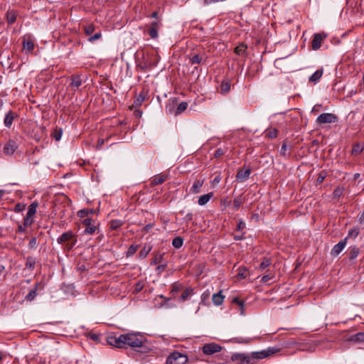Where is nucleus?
I'll return each mask as SVG.
<instances>
[{
	"label": "nucleus",
	"instance_id": "obj_23",
	"mask_svg": "<svg viewBox=\"0 0 364 364\" xmlns=\"http://www.w3.org/2000/svg\"><path fill=\"white\" fill-rule=\"evenodd\" d=\"M322 75H323V70L322 69L317 70L309 77V82L316 83L321 79V77H322Z\"/></svg>",
	"mask_w": 364,
	"mask_h": 364
},
{
	"label": "nucleus",
	"instance_id": "obj_21",
	"mask_svg": "<svg viewBox=\"0 0 364 364\" xmlns=\"http://www.w3.org/2000/svg\"><path fill=\"white\" fill-rule=\"evenodd\" d=\"M167 178V176L164 174H159L155 176L151 182V184L153 186L159 185L163 183Z\"/></svg>",
	"mask_w": 364,
	"mask_h": 364
},
{
	"label": "nucleus",
	"instance_id": "obj_33",
	"mask_svg": "<svg viewBox=\"0 0 364 364\" xmlns=\"http://www.w3.org/2000/svg\"><path fill=\"white\" fill-rule=\"evenodd\" d=\"M232 303L237 304L240 308V314L244 315V314H245V310H244L245 303H244V301L240 300L237 297H235L232 299Z\"/></svg>",
	"mask_w": 364,
	"mask_h": 364
},
{
	"label": "nucleus",
	"instance_id": "obj_44",
	"mask_svg": "<svg viewBox=\"0 0 364 364\" xmlns=\"http://www.w3.org/2000/svg\"><path fill=\"white\" fill-rule=\"evenodd\" d=\"M227 150H228L227 148H218L215 150V151L214 153V156L215 158H219L221 156L224 155L225 153L227 151Z\"/></svg>",
	"mask_w": 364,
	"mask_h": 364
},
{
	"label": "nucleus",
	"instance_id": "obj_20",
	"mask_svg": "<svg viewBox=\"0 0 364 364\" xmlns=\"http://www.w3.org/2000/svg\"><path fill=\"white\" fill-rule=\"evenodd\" d=\"M231 84L229 80H223L220 86V92L222 95H226L230 90Z\"/></svg>",
	"mask_w": 364,
	"mask_h": 364
},
{
	"label": "nucleus",
	"instance_id": "obj_62",
	"mask_svg": "<svg viewBox=\"0 0 364 364\" xmlns=\"http://www.w3.org/2000/svg\"><path fill=\"white\" fill-rule=\"evenodd\" d=\"M150 17L152 18H156V20H158V12L157 11L153 12L151 14Z\"/></svg>",
	"mask_w": 364,
	"mask_h": 364
},
{
	"label": "nucleus",
	"instance_id": "obj_54",
	"mask_svg": "<svg viewBox=\"0 0 364 364\" xmlns=\"http://www.w3.org/2000/svg\"><path fill=\"white\" fill-rule=\"evenodd\" d=\"M326 176V173L324 172H321L319 173L318 177L317 178V183H321Z\"/></svg>",
	"mask_w": 364,
	"mask_h": 364
},
{
	"label": "nucleus",
	"instance_id": "obj_60",
	"mask_svg": "<svg viewBox=\"0 0 364 364\" xmlns=\"http://www.w3.org/2000/svg\"><path fill=\"white\" fill-rule=\"evenodd\" d=\"M26 227L23 225L22 226L21 225H19L18 227V232H26Z\"/></svg>",
	"mask_w": 364,
	"mask_h": 364
},
{
	"label": "nucleus",
	"instance_id": "obj_14",
	"mask_svg": "<svg viewBox=\"0 0 364 364\" xmlns=\"http://www.w3.org/2000/svg\"><path fill=\"white\" fill-rule=\"evenodd\" d=\"M347 238L341 240L338 244L335 245L331 250V254L333 256H338L346 245Z\"/></svg>",
	"mask_w": 364,
	"mask_h": 364
},
{
	"label": "nucleus",
	"instance_id": "obj_40",
	"mask_svg": "<svg viewBox=\"0 0 364 364\" xmlns=\"http://www.w3.org/2000/svg\"><path fill=\"white\" fill-rule=\"evenodd\" d=\"M151 250V247L150 246H144L139 252L140 257L145 258L148 255Z\"/></svg>",
	"mask_w": 364,
	"mask_h": 364
},
{
	"label": "nucleus",
	"instance_id": "obj_51",
	"mask_svg": "<svg viewBox=\"0 0 364 364\" xmlns=\"http://www.w3.org/2000/svg\"><path fill=\"white\" fill-rule=\"evenodd\" d=\"M95 30V27L92 25H88L85 27V32L87 36H90L92 33Z\"/></svg>",
	"mask_w": 364,
	"mask_h": 364
},
{
	"label": "nucleus",
	"instance_id": "obj_56",
	"mask_svg": "<svg viewBox=\"0 0 364 364\" xmlns=\"http://www.w3.org/2000/svg\"><path fill=\"white\" fill-rule=\"evenodd\" d=\"M90 338L92 340L95 341H97V342H98V341H100V336H99V335L95 334V333H92V334H90Z\"/></svg>",
	"mask_w": 364,
	"mask_h": 364
},
{
	"label": "nucleus",
	"instance_id": "obj_2",
	"mask_svg": "<svg viewBox=\"0 0 364 364\" xmlns=\"http://www.w3.org/2000/svg\"><path fill=\"white\" fill-rule=\"evenodd\" d=\"M281 348L277 346L268 347L266 349H264L260 351L252 352L250 353L251 362H255L256 360H261L264 358H267L272 357V355L277 354L280 352Z\"/></svg>",
	"mask_w": 364,
	"mask_h": 364
},
{
	"label": "nucleus",
	"instance_id": "obj_26",
	"mask_svg": "<svg viewBox=\"0 0 364 364\" xmlns=\"http://www.w3.org/2000/svg\"><path fill=\"white\" fill-rule=\"evenodd\" d=\"M349 340L355 343H364V332H360L351 336Z\"/></svg>",
	"mask_w": 364,
	"mask_h": 364
},
{
	"label": "nucleus",
	"instance_id": "obj_6",
	"mask_svg": "<svg viewBox=\"0 0 364 364\" xmlns=\"http://www.w3.org/2000/svg\"><path fill=\"white\" fill-rule=\"evenodd\" d=\"M231 361L235 364H255V362H251L250 353H233Z\"/></svg>",
	"mask_w": 364,
	"mask_h": 364
},
{
	"label": "nucleus",
	"instance_id": "obj_35",
	"mask_svg": "<svg viewBox=\"0 0 364 364\" xmlns=\"http://www.w3.org/2000/svg\"><path fill=\"white\" fill-rule=\"evenodd\" d=\"M183 244V239L181 237H176L172 241V245L176 249L181 247Z\"/></svg>",
	"mask_w": 364,
	"mask_h": 364
},
{
	"label": "nucleus",
	"instance_id": "obj_30",
	"mask_svg": "<svg viewBox=\"0 0 364 364\" xmlns=\"http://www.w3.org/2000/svg\"><path fill=\"white\" fill-rule=\"evenodd\" d=\"M245 200L242 196H239L235 198L233 200V208L235 210H237L241 205L244 203Z\"/></svg>",
	"mask_w": 364,
	"mask_h": 364
},
{
	"label": "nucleus",
	"instance_id": "obj_50",
	"mask_svg": "<svg viewBox=\"0 0 364 364\" xmlns=\"http://www.w3.org/2000/svg\"><path fill=\"white\" fill-rule=\"evenodd\" d=\"M298 346L299 348L301 349V343H299L297 341H296L294 339H291L287 343V346ZM304 348H302L303 350Z\"/></svg>",
	"mask_w": 364,
	"mask_h": 364
},
{
	"label": "nucleus",
	"instance_id": "obj_13",
	"mask_svg": "<svg viewBox=\"0 0 364 364\" xmlns=\"http://www.w3.org/2000/svg\"><path fill=\"white\" fill-rule=\"evenodd\" d=\"M93 221L91 218H86L83 220L82 224L85 226V229L84 230L85 234L92 235L96 230V227L92 224Z\"/></svg>",
	"mask_w": 364,
	"mask_h": 364
},
{
	"label": "nucleus",
	"instance_id": "obj_10",
	"mask_svg": "<svg viewBox=\"0 0 364 364\" xmlns=\"http://www.w3.org/2000/svg\"><path fill=\"white\" fill-rule=\"evenodd\" d=\"M222 347L215 343L205 344L203 346V352L205 355H212L221 350Z\"/></svg>",
	"mask_w": 364,
	"mask_h": 364
},
{
	"label": "nucleus",
	"instance_id": "obj_61",
	"mask_svg": "<svg viewBox=\"0 0 364 364\" xmlns=\"http://www.w3.org/2000/svg\"><path fill=\"white\" fill-rule=\"evenodd\" d=\"M271 279V277L269 276V275H264L262 277V282H268L269 279Z\"/></svg>",
	"mask_w": 364,
	"mask_h": 364
},
{
	"label": "nucleus",
	"instance_id": "obj_36",
	"mask_svg": "<svg viewBox=\"0 0 364 364\" xmlns=\"http://www.w3.org/2000/svg\"><path fill=\"white\" fill-rule=\"evenodd\" d=\"M124 223L119 220H112L110 222V228L112 230H117L123 225Z\"/></svg>",
	"mask_w": 364,
	"mask_h": 364
},
{
	"label": "nucleus",
	"instance_id": "obj_58",
	"mask_svg": "<svg viewBox=\"0 0 364 364\" xmlns=\"http://www.w3.org/2000/svg\"><path fill=\"white\" fill-rule=\"evenodd\" d=\"M23 207H24V205H22L21 204L18 203V204L15 206L14 210H15L16 212H21V210H23Z\"/></svg>",
	"mask_w": 364,
	"mask_h": 364
},
{
	"label": "nucleus",
	"instance_id": "obj_34",
	"mask_svg": "<svg viewBox=\"0 0 364 364\" xmlns=\"http://www.w3.org/2000/svg\"><path fill=\"white\" fill-rule=\"evenodd\" d=\"M247 46L245 44H240L235 48V53L238 55H242L245 53Z\"/></svg>",
	"mask_w": 364,
	"mask_h": 364
},
{
	"label": "nucleus",
	"instance_id": "obj_3",
	"mask_svg": "<svg viewBox=\"0 0 364 364\" xmlns=\"http://www.w3.org/2000/svg\"><path fill=\"white\" fill-rule=\"evenodd\" d=\"M57 242L60 245L67 242L66 247L69 250H71L77 242V239L75 234L72 231H68L63 233L59 237H58Z\"/></svg>",
	"mask_w": 364,
	"mask_h": 364
},
{
	"label": "nucleus",
	"instance_id": "obj_38",
	"mask_svg": "<svg viewBox=\"0 0 364 364\" xmlns=\"http://www.w3.org/2000/svg\"><path fill=\"white\" fill-rule=\"evenodd\" d=\"M360 232V229L358 228H353L348 230V237L355 238Z\"/></svg>",
	"mask_w": 364,
	"mask_h": 364
},
{
	"label": "nucleus",
	"instance_id": "obj_12",
	"mask_svg": "<svg viewBox=\"0 0 364 364\" xmlns=\"http://www.w3.org/2000/svg\"><path fill=\"white\" fill-rule=\"evenodd\" d=\"M71 82L69 85L70 90L73 92H76L79 87L82 85V81L81 80L80 75H72L70 77Z\"/></svg>",
	"mask_w": 364,
	"mask_h": 364
},
{
	"label": "nucleus",
	"instance_id": "obj_25",
	"mask_svg": "<svg viewBox=\"0 0 364 364\" xmlns=\"http://www.w3.org/2000/svg\"><path fill=\"white\" fill-rule=\"evenodd\" d=\"M364 149V146L359 143L354 144L352 147L351 154L353 156H358Z\"/></svg>",
	"mask_w": 364,
	"mask_h": 364
},
{
	"label": "nucleus",
	"instance_id": "obj_43",
	"mask_svg": "<svg viewBox=\"0 0 364 364\" xmlns=\"http://www.w3.org/2000/svg\"><path fill=\"white\" fill-rule=\"evenodd\" d=\"M266 136L270 139H274L277 136V130L276 129H271L266 131Z\"/></svg>",
	"mask_w": 364,
	"mask_h": 364
},
{
	"label": "nucleus",
	"instance_id": "obj_16",
	"mask_svg": "<svg viewBox=\"0 0 364 364\" xmlns=\"http://www.w3.org/2000/svg\"><path fill=\"white\" fill-rule=\"evenodd\" d=\"M251 173L250 168H247L245 170L240 169L238 171L236 175V179L239 182H243L249 178Z\"/></svg>",
	"mask_w": 364,
	"mask_h": 364
},
{
	"label": "nucleus",
	"instance_id": "obj_39",
	"mask_svg": "<svg viewBox=\"0 0 364 364\" xmlns=\"http://www.w3.org/2000/svg\"><path fill=\"white\" fill-rule=\"evenodd\" d=\"M176 105V100H168V103L166 105V112L169 114H172L173 112V109Z\"/></svg>",
	"mask_w": 364,
	"mask_h": 364
},
{
	"label": "nucleus",
	"instance_id": "obj_41",
	"mask_svg": "<svg viewBox=\"0 0 364 364\" xmlns=\"http://www.w3.org/2000/svg\"><path fill=\"white\" fill-rule=\"evenodd\" d=\"M36 264L35 259L31 257H28L26 259V267L28 269H33Z\"/></svg>",
	"mask_w": 364,
	"mask_h": 364
},
{
	"label": "nucleus",
	"instance_id": "obj_53",
	"mask_svg": "<svg viewBox=\"0 0 364 364\" xmlns=\"http://www.w3.org/2000/svg\"><path fill=\"white\" fill-rule=\"evenodd\" d=\"M53 136L55 138L56 141H59L62 136V132L60 130H55L53 134Z\"/></svg>",
	"mask_w": 364,
	"mask_h": 364
},
{
	"label": "nucleus",
	"instance_id": "obj_48",
	"mask_svg": "<svg viewBox=\"0 0 364 364\" xmlns=\"http://www.w3.org/2000/svg\"><path fill=\"white\" fill-rule=\"evenodd\" d=\"M145 97L140 94L134 100V103L136 106H140L141 103L144 102Z\"/></svg>",
	"mask_w": 364,
	"mask_h": 364
},
{
	"label": "nucleus",
	"instance_id": "obj_8",
	"mask_svg": "<svg viewBox=\"0 0 364 364\" xmlns=\"http://www.w3.org/2000/svg\"><path fill=\"white\" fill-rule=\"evenodd\" d=\"M338 121V117L333 113H323L316 119V123L318 124H331Z\"/></svg>",
	"mask_w": 364,
	"mask_h": 364
},
{
	"label": "nucleus",
	"instance_id": "obj_64",
	"mask_svg": "<svg viewBox=\"0 0 364 364\" xmlns=\"http://www.w3.org/2000/svg\"><path fill=\"white\" fill-rule=\"evenodd\" d=\"M142 289V286L140 284H137L135 290L136 291H140Z\"/></svg>",
	"mask_w": 364,
	"mask_h": 364
},
{
	"label": "nucleus",
	"instance_id": "obj_59",
	"mask_svg": "<svg viewBox=\"0 0 364 364\" xmlns=\"http://www.w3.org/2000/svg\"><path fill=\"white\" fill-rule=\"evenodd\" d=\"M246 269H244V270H242L240 269L239 273H238V276L241 278H246L247 277V274H246Z\"/></svg>",
	"mask_w": 364,
	"mask_h": 364
},
{
	"label": "nucleus",
	"instance_id": "obj_52",
	"mask_svg": "<svg viewBox=\"0 0 364 364\" xmlns=\"http://www.w3.org/2000/svg\"><path fill=\"white\" fill-rule=\"evenodd\" d=\"M101 36H102L101 33H100V32L96 33L95 35H93L89 38V41L93 42L95 41H97V40L100 39L101 38Z\"/></svg>",
	"mask_w": 364,
	"mask_h": 364
},
{
	"label": "nucleus",
	"instance_id": "obj_17",
	"mask_svg": "<svg viewBox=\"0 0 364 364\" xmlns=\"http://www.w3.org/2000/svg\"><path fill=\"white\" fill-rule=\"evenodd\" d=\"M35 44L32 39L24 38L23 41V50L26 53H32L34 50Z\"/></svg>",
	"mask_w": 364,
	"mask_h": 364
},
{
	"label": "nucleus",
	"instance_id": "obj_42",
	"mask_svg": "<svg viewBox=\"0 0 364 364\" xmlns=\"http://www.w3.org/2000/svg\"><path fill=\"white\" fill-rule=\"evenodd\" d=\"M202 61V57L198 55V54H196L194 55H193L191 58H190V62L192 63V64H200Z\"/></svg>",
	"mask_w": 364,
	"mask_h": 364
},
{
	"label": "nucleus",
	"instance_id": "obj_63",
	"mask_svg": "<svg viewBox=\"0 0 364 364\" xmlns=\"http://www.w3.org/2000/svg\"><path fill=\"white\" fill-rule=\"evenodd\" d=\"M286 150H287V145L285 144H282V148H281V153L284 154Z\"/></svg>",
	"mask_w": 364,
	"mask_h": 364
},
{
	"label": "nucleus",
	"instance_id": "obj_31",
	"mask_svg": "<svg viewBox=\"0 0 364 364\" xmlns=\"http://www.w3.org/2000/svg\"><path fill=\"white\" fill-rule=\"evenodd\" d=\"M272 264V261L269 258L264 257L263 258L262 262L259 264V269L260 270H264L268 267H269Z\"/></svg>",
	"mask_w": 364,
	"mask_h": 364
},
{
	"label": "nucleus",
	"instance_id": "obj_24",
	"mask_svg": "<svg viewBox=\"0 0 364 364\" xmlns=\"http://www.w3.org/2000/svg\"><path fill=\"white\" fill-rule=\"evenodd\" d=\"M224 298L225 296L221 294V292H218L213 295L212 300L215 305L219 306L223 304Z\"/></svg>",
	"mask_w": 364,
	"mask_h": 364
},
{
	"label": "nucleus",
	"instance_id": "obj_37",
	"mask_svg": "<svg viewBox=\"0 0 364 364\" xmlns=\"http://www.w3.org/2000/svg\"><path fill=\"white\" fill-rule=\"evenodd\" d=\"M164 255V254L156 255L154 258L151 262V265H155V264H161L163 262Z\"/></svg>",
	"mask_w": 364,
	"mask_h": 364
},
{
	"label": "nucleus",
	"instance_id": "obj_57",
	"mask_svg": "<svg viewBox=\"0 0 364 364\" xmlns=\"http://www.w3.org/2000/svg\"><path fill=\"white\" fill-rule=\"evenodd\" d=\"M167 264L166 263H164L163 264V262L159 264L157 267H156V270L159 271V272H161L163 270L165 269V268L166 267Z\"/></svg>",
	"mask_w": 364,
	"mask_h": 364
},
{
	"label": "nucleus",
	"instance_id": "obj_9",
	"mask_svg": "<svg viewBox=\"0 0 364 364\" xmlns=\"http://www.w3.org/2000/svg\"><path fill=\"white\" fill-rule=\"evenodd\" d=\"M148 34L151 38H157L159 36L158 31L161 28L162 23L160 19L156 20L149 26Z\"/></svg>",
	"mask_w": 364,
	"mask_h": 364
},
{
	"label": "nucleus",
	"instance_id": "obj_28",
	"mask_svg": "<svg viewBox=\"0 0 364 364\" xmlns=\"http://www.w3.org/2000/svg\"><path fill=\"white\" fill-rule=\"evenodd\" d=\"M193 294V289L192 288H188L183 291L181 294L180 299L182 301H186L191 295Z\"/></svg>",
	"mask_w": 364,
	"mask_h": 364
},
{
	"label": "nucleus",
	"instance_id": "obj_19",
	"mask_svg": "<svg viewBox=\"0 0 364 364\" xmlns=\"http://www.w3.org/2000/svg\"><path fill=\"white\" fill-rule=\"evenodd\" d=\"M213 193L210 192L207 194L200 196L198 200V204L201 206L205 205L213 197Z\"/></svg>",
	"mask_w": 364,
	"mask_h": 364
},
{
	"label": "nucleus",
	"instance_id": "obj_47",
	"mask_svg": "<svg viewBox=\"0 0 364 364\" xmlns=\"http://www.w3.org/2000/svg\"><path fill=\"white\" fill-rule=\"evenodd\" d=\"M36 296V290L32 289L29 291V293L26 295V299L27 301H31Z\"/></svg>",
	"mask_w": 364,
	"mask_h": 364
},
{
	"label": "nucleus",
	"instance_id": "obj_29",
	"mask_svg": "<svg viewBox=\"0 0 364 364\" xmlns=\"http://www.w3.org/2000/svg\"><path fill=\"white\" fill-rule=\"evenodd\" d=\"M188 107V103L186 102H181L176 109L174 111V115H178L181 114L183 112H184Z\"/></svg>",
	"mask_w": 364,
	"mask_h": 364
},
{
	"label": "nucleus",
	"instance_id": "obj_49",
	"mask_svg": "<svg viewBox=\"0 0 364 364\" xmlns=\"http://www.w3.org/2000/svg\"><path fill=\"white\" fill-rule=\"evenodd\" d=\"M28 247L30 249H36L37 247V240L36 237H32L28 243Z\"/></svg>",
	"mask_w": 364,
	"mask_h": 364
},
{
	"label": "nucleus",
	"instance_id": "obj_46",
	"mask_svg": "<svg viewBox=\"0 0 364 364\" xmlns=\"http://www.w3.org/2000/svg\"><path fill=\"white\" fill-rule=\"evenodd\" d=\"M137 249H138V246L137 245H132L127 252V257H129V256H132L134 254L136 253V252L137 251Z\"/></svg>",
	"mask_w": 364,
	"mask_h": 364
},
{
	"label": "nucleus",
	"instance_id": "obj_27",
	"mask_svg": "<svg viewBox=\"0 0 364 364\" xmlns=\"http://www.w3.org/2000/svg\"><path fill=\"white\" fill-rule=\"evenodd\" d=\"M16 20V14L13 10H9L6 13V21L8 23L13 24Z\"/></svg>",
	"mask_w": 364,
	"mask_h": 364
},
{
	"label": "nucleus",
	"instance_id": "obj_5",
	"mask_svg": "<svg viewBox=\"0 0 364 364\" xmlns=\"http://www.w3.org/2000/svg\"><path fill=\"white\" fill-rule=\"evenodd\" d=\"M38 205V204L37 202H33L29 205L28 212L23 221V225L25 227H29L33 223V216L36 213Z\"/></svg>",
	"mask_w": 364,
	"mask_h": 364
},
{
	"label": "nucleus",
	"instance_id": "obj_7",
	"mask_svg": "<svg viewBox=\"0 0 364 364\" xmlns=\"http://www.w3.org/2000/svg\"><path fill=\"white\" fill-rule=\"evenodd\" d=\"M107 343L109 346H114L117 348H125L124 334H122L119 336H109L107 338Z\"/></svg>",
	"mask_w": 364,
	"mask_h": 364
},
{
	"label": "nucleus",
	"instance_id": "obj_32",
	"mask_svg": "<svg viewBox=\"0 0 364 364\" xmlns=\"http://www.w3.org/2000/svg\"><path fill=\"white\" fill-rule=\"evenodd\" d=\"M360 250L357 247H352L349 250V258L350 259H355L359 255Z\"/></svg>",
	"mask_w": 364,
	"mask_h": 364
},
{
	"label": "nucleus",
	"instance_id": "obj_18",
	"mask_svg": "<svg viewBox=\"0 0 364 364\" xmlns=\"http://www.w3.org/2000/svg\"><path fill=\"white\" fill-rule=\"evenodd\" d=\"M15 117H16L15 114L11 110H10L5 116V118L4 120V125L6 127L10 128L13 124V121H14Z\"/></svg>",
	"mask_w": 364,
	"mask_h": 364
},
{
	"label": "nucleus",
	"instance_id": "obj_4",
	"mask_svg": "<svg viewBox=\"0 0 364 364\" xmlns=\"http://www.w3.org/2000/svg\"><path fill=\"white\" fill-rule=\"evenodd\" d=\"M188 360L186 354L173 351L166 358V364H186Z\"/></svg>",
	"mask_w": 364,
	"mask_h": 364
},
{
	"label": "nucleus",
	"instance_id": "obj_15",
	"mask_svg": "<svg viewBox=\"0 0 364 364\" xmlns=\"http://www.w3.org/2000/svg\"><path fill=\"white\" fill-rule=\"evenodd\" d=\"M325 38V35H322L321 33L315 34L311 42L312 49L318 50V48H320L321 46V42L324 40Z\"/></svg>",
	"mask_w": 364,
	"mask_h": 364
},
{
	"label": "nucleus",
	"instance_id": "obj_45",
	"mask_svg": "<svg viewBox=\"0 0 364 364\" xmlns=\"http://www.w3.org/2000/svg\"><path fill=\"white\" fill-rule=\"evenodd\" d=\"M344 191V188L341 186L337 187L334 191H333V198H339L341 196H342Z\"/></svg>",
	"mask_w": 364,
	"mask_h": 364
},
{
	"label": "nucleus",
	"instance_id": "obj_22",
	"mask_svg": "<svg viewBox=\"0 0 364 364\" xmlns=\"http://www.w3.org/2000/svg\"><path fill=\"white\" fill-rule=\"evenodd\" d=\"M203 180H196L191 188V191L193 193H199L200 191L201 187L203 186Z\"/></svg>",
	"mask_w": 364,
	"mask_h": 364
},
{
	"label": "nucleus",
	"instance_id": "obj_11",
	"mask_svg": "<svg viewBox=\"0 0 364 364\" xmlns=\"http://www.w3.org/2000/svg\"><path fill=\"white\" fill-rule=\"evenodd\" d=\"M18 146L15 141L9 139L4 146L3 152L4 154L12 155L17 149Z\"/></svg>",
	"mask_w": 364,
	"mask_h": 364
},
{
	"label": "nucleus",
	"instance_id": "obj_1",
	"mask_svg": "<svg viewBox=\"0 0 364 364\" xmlns=\"http://www.w3.org/2000/svg\"><path fill=\"white\" fill-rule=\"evenodd\" d=\"M124 346L132 348L141 347L146 341L145 337L139 333H129L124 334Z\"/></svg>",
	"mask_w": 364,
	"mask_h": 364
},
{
	"label": "nucleus",
	"instance_id": "obj_55",
	"mask_svg": "<svg viewBox=\"0 0 364 364\" xmlns=\"http://www.w3.org/2000/svg\"><path fill=\"white\" fill-rule=\"evenodd\" d=\"M245 228V224L242 221H240L237 225V230H242Z\"/></svg>",
	"mask_w": 364,
	"mask_h": 364
}]
</instances>
